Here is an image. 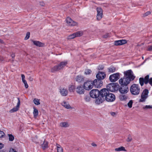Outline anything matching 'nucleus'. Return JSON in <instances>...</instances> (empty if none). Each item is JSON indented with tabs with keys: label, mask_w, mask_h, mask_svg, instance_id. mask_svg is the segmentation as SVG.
<instances>
[{
	"label": "nucleus",
	"mask_w": 152,
	"mask_h": 152,
	"mask_svg": "<svg viewBox=\"0 0 152 152\" xmlns=\"http://www.w3.org/2000/svg\"><path fill=\"white\" fill-rule=\"evenodd\" d=\"M113 84H110L107 87V88H103L101 90V96L104 98L105 100L107 102H111L114 101L115 99V95L110 93L115 90Z\"/></svg>",
	"instance_id": "obj_1"
},
{
	"label": "nucleus",
	"mask_w": 152,
	"mask_h": 152,
	"mask_svg": "<svg viewBox=\"0 0 152 152\" xmlns=\"http://www.w3.org/2000/svg\"><path fill=\"white\" fill-rule=\"evenodd\" d=\"M125 75L123 78H121L119 80V83L121 86H127L131 81L133 80L135 78L131 70H128L124 72Z\"/></svg>",
	"instance_id": "obj_2"
},
{
	"label": "nucleus",
	"mask_w": 152,
	"mask_h": 152,
	"mask_svg": "<svg viewBox=\"0 0 152 152\" xmlns=\"http://www.w3.org/2000/svg\"><path fill=\"white\" fill-rule=\"evenodd\" d=\"M67 64L68 62L66 61H62L59 64L53 67L51 69V71L52 72H54L62 70L66 65Z\"/></svg>",
	"instance_id": "obj_3"
},
{
	"label": "nucleus",
	"mask_w": 152,
	"mask_h": 152,
	"mask_svg": "<svg viewBox=\"0 0 152 152\" xmlns=\"http://www.w3.org/2000/svg\"><path fill=\"white\" fill-rule=\"evenodd\" d=\"M140 88L139 86L137 84H134L132 85L130 88V91L134 95H137L140 92Z\"/></svg>",
	"instance_id": "obj_4"
},
{
	"label": "nucleus",
	"mask_w": 152,
	"mask_h": 152,
	"mask_svg": "<svg viewBox=\"0 0 152 152\" xmlns=\"http://www.w3.org/2000/svg\"><path fill=\"white\" fill-rule=\"evenodd\" d=\"M93 82L91 80H88L85 81L83 84L84 88L87 90H89L93 87Z\"/></svg>",
	"instance_id": "obj_5"
},
{
	"label": "nucleus",
	"mask_w": 152,
	"mask_h": 152,
	"mask_svg": "<svg viewBox=\"0 0 152 152\" xmlns=\"http://www.w3.org/2000/svg\"><path fill=\"white\" fill-rule=\"evenodd\" d=\"M90 96L93 98H96L99 95L101 96V91H99L97 89H93L90 92Z\"/></svg>",
	"instance_id": "obj_6"
},
{
	"label": "nucleus",
	"mask_w": 152,
	"mask_h": 152,
	"mask_svg": "<svg viewBox=\"0 0 152 152\" xmlns=\"http://www.w3.org/2000/svg\"><path fill=\"white\" fill-rule=\"evenodd\" d=\"M149 75H148L145 77L144 78L142 77L139 78V83L141 86L143 85L144 83L146 84L148 83L149 80Z\"/></svg>",
	"instance_id": "obj_7"
},
{
	"label": "nucleus",
	"mask_w": 152,
	"mask_h": 152,
	"mask_svg": "<svg viewBox=\"0 0 152 152\" xmlns=\"http://www.w3.org/2000/svg\"><path fill=\"white\" fill-rule=\"evenodd\" d=\"M66 21L67 25L69 26H73L77 25V23L73 21L70 17H67Z\"/></svg>",
	"instance_id": "obj_8"
},
{
	"label": "nucleus",
	"mask_w": 152,
	"mask_h": 152,
	"mask_svg": "<svg viewBox=\"0 0 152 152\" xmlns=\"http://www.w3.org/2000/svg\"><path fill=\"white\" fill-rule=\"evenodd\" d=\"M97 12L96 15V19L98 20H100L103 17V11L101 8L97 7L96 9Z\"/></svg>",
	"instance_id": "obj_9"
},
{
	"label": "nucleus",
	"mask_w": 152,
	"mask_h": 152,
	"mask_svg": "<svg viewBox=\"0 0 152 152\" xmlns=\"http://www.w3.org/2000/svg\"><path fill=\"white\" fill-rule=\"evenodd\" d=\"M148 90L145 89L144 90L141 96V98L139 100L140 102H143L145 101L148 97Z\"/></svg>",
	"instance_id": "obj_10"
},
{
	"label": "nucleus",
	"mask_w": 152,
	"mask_h": 152,
	"mask_svg": "<svg viewBox=\"0 0 152 152\" xmlns=\"http://www.w3.org/2000/svg\"><path fill=\"white\" fill-rule=\"evenodd\" d=\"M93 86H94L96 88H99L101 87L102 85V81L99 79H95L93 82Z\"/></svg>",
	"instance_id": "obj_11"
},
{
	"label": "nucleus",
	"mask_w": 152,
	"mask_h": 152,
	"mask_svg": "<svg viewBox=\"0 0 152 152\" xmlns=\"http://www.w3.org/2000/svg\"><path fill=\"white\" fill-rule=\"evenodd\" d=\"M119 77V74L118 73L114 74L110 76L109 79L111 82H114L116 81Z\"/></svg>",
	"instance_id": "obj_12"
},
{
	"label": "nucleus",
	"mask_w": 152,
	"mask_h": 152,
	"mask_svg": "<svg viewBox=\"0 0 152 152\" xmlns=\"http://www.w3.org/2000/svg\"><path fill=\"white\" fill-rule=\"evenodd\" d=\"M84 89L82 85H79L76 88V91L78 94H84Z\"/></svg>",
	"instance_id": "obj_13"
},
{
	"label": "nucleus",
	"mask_w": 152,
	"mask_h": 152,
	"mask_svg": "<svg viewBox=\"0 0 152 152\" xmlns=\"http://www.w3.org/2000/svg\"><path fill=\"white\" fill-rule=\"evenodd\" d=\"M106 76V74L104 72H99L96 76L97 79L101 80L104 79L105 77Z\"/></svg>",
	"instance_id": "obj_14"
},
{
	"label": "nucleus",
	"mask_w": 152,
	"mask_h": 152,
	"mask_svg": "<svg viewBox=\"0 0 152 152\" xmlns=\"http://www.w3.org/2000/svg\"><path fill=\"white\" fill-rule=\"evenodd\" d=\"M127 42V41L125 39H122L115 41L114 42V45L116 46L120 45L126 44Z\"/></svg>",
	"instance_id": "obj_15"
},
{
	"label": "nucleus",
	"mask_w": 152,
	"mask_h": 152,
	"mask_svg": "<svg viewBox=\"0 0 152 152\" xmlns=\"http://www.w3.org/2000/svg\"><path fill=\"white\" fill-rule=\"evenodd\" d=\"M120 92L122 94L126 93L128 91L127 86H121L119 89Z\"/></svg>",
	"instance_id": "obj_16"
},
{
	"label": "nucleus",
	"mask_w": 152,
	"mask_h": 152,
	"mask_svg": "<svg viewBox=\"0 0 152 152\" xmlns=\"http://www.w3.org/2000/svg\"><path fill=\"white\" fill-rule=\"evenodd\" d=\"M18 102L16 106V107H14L10 110V113H12L14 112H16L18 110L20 104V101L19 98H18Z\"/></svg>",
	"instance_id": "obj_17"
},
{
	"label": "nucleus",
	"mask_w": 152,
	"mask_h": 152,
	"mask_svg": "<svg viewBox=\"0 0 152 152\" xmlns=\"http://www.w3.org/2000/svg\"><path fill=\"white\" fill-rule=\"evenodd\" d=\"M61 104L65 108L68 109H71L72 107L70 106L68 102L65 101H63L61 103Z\"/></svg>",
	"instance_id": "obj_18"
},
{
	"label": "nucleus",
	"mask_w": 152,
	"mask_h": 152,
	"mask_svg": "<svg viewBox=\"0 0 152 152\" xmlns=\"http://www.w3.org/2000/svg\"><path fill=\"white\" fill-rule=\"evenodd\" d=\"M84 77L83 76L80 75L77 76L75 78L76 81L79 83L82 82L84 80Z\"/></svg>",
	"instance_id": "obj_19"
},
{
	"label": "nucleus",
	"mask_w": 152,
	"mask_h": 152,
	"mask_svg": "<svg viewBox=\"0 0 152 152\" xmlns=\"http://www.w3.org/2000/svg\"><path fill=\"white\" fill-rule=\"evenodd\" d=\"M60 92L62 96H66L67 95L68 93L67 90L66 88H61L60 89Z\"/></svg>",
	"instance_id": "obj_20"
},
{
	"label": "nucleus",
	"mask_w": 152,
	"mask_h": 152,
	"mask_svg": "<svg viewBox=\"0 0 152 152\" xmlns=\"http://www.w3.org/2000/svg\"><path fill=\"white\" fill-rule=\"evenodd\" d=\"M104 98H103L102 97H99L97 99H95V103L97 104H100L102 103L104 101Z\"/></svg>",
	"instance_id": "obj_21"
},
{
	"label": "nucleus",
	"mask_w": 152,
	"mask_h": 152,
	"mask_svg": "<svg viewBox=\"0 0 152 152\" xmlns=\"http://www.w3.org/2000/svg\"><path fill=\"white\" fill-rule=\"evenodd\" d=\"M32 42L35 45L38 47H42L44 45V44L39 41L32 40Z\"/></svg>",
	"instance_id": "obj_22"
},
{
	"label": "nucleus",
	"mask_w": 152,
	"mask_h": 152,
	"mask_svg": "<svg viewBox=\"0 0 152 152\" xmlns=\"http://www.w3.org/2000/svg\"><path fill=\"white\" fill-rule=\"evenodd\" d=\"M60 125L62 127H67L69 126V125L68 122H62L60 123Z\"/></svg>",
	"instance_id": "obj_23"
},
{
	"label": "nucleus",
	"mask_w": 152,
	"mask_h": 152,
	"mask_svg": "<svg viewBox=\"0 0 152 152\" xmlns=\"http://www.w3.org/2000/svg\"><path fill=\"white\" fill-rule=\"evenodd\" d=\"M56 146L57 152H63V149L60 145L56 144Z\"/></svg>",
	"instance_id": "obj_24"
},
{
	"label": "nucleus",
	"mask_w": 152,
	"mask_h": 152,
	"mask_svg": "<svg viewBox=\"0 0 152 152\" xmlns=\"http://www.w3.org/2000/svg\"><path fill=\"white\" fill-rule=\"evenodd\" d=\"M48 142L45 140L43 142V143L41 144L42 147L43 149H45L48 148Z\"/></svg>",
	"instance_id": "obj_25"
},
{
	"label": "nucleus",
	"mask_w": 152,
	"mask_h": 152,
	"mask_svg": "<svg viewBox=\"0 0 152 152\" xmlns=\"http://www.w3.org/2000/svg\"><path fill=\"white\" fill-rule=\"evenodd\" d=\"M33 113L34 117L35 118H36L38 115L39 113L38 110L35 107H34Z\"/></svg>",
	"instance_id": "obj_26"
},
{
	"label": "nucleus",
	"mask_w": 152,
	"mask_h": 152,
	"mask_svg": "<svg viewBox=\"0 0 152 152\" xmlns=\"http://www.w3.org/2000/svg\"><path fill=\"white\" fill-rule=\"evenodd\" d=\"M75 37H78L82 36L83 34V32L82 31H78L74 33Z\"/></svg>",
	"instance_id": "obj_27"
},
{
	"label": "nucleus",
	"mask_w": 152,
	"mask_h": 152,
	"mask_svg": "<svg viewBox=\"0 0 152 152\" xmlns=\"http://www.w3.org/2000/svg\"><path fill=\"white\" fill-rule=\"evenodd\" d=\"M119 99L121 100H126L127 99V96L125 95H120L119 96Z\"/></svg>",
	"instance_id": "obj_28"
},
{
	"label": "nucleus",
	"mask_w": 152,
	"mask_h": 152,
	"mask_svg": "<svg viewBox=\"0 0 152 152\" xmlns=\"http://www.w3.org/2000/svg\"><path fill=\"white\" fill-rule=\"evenodd\" d=\"M76 89L74 85L70 86L69 88V90L70 92H73Z\"/></svg>",
	"instance_id": "obj_29"
},
{
	"label": "nucleus",
	"mask_w": 152,
	"mask_h": 152,
	"mask_svg": "<svg viewBox=\"0 0 152 152\" xmlns=\"http://www.w3.org/2000/svg\"><path fill=\"white\" fill-rule=\"evenodd\" d=\"M108 72H113L115 71V68L113 66H111L108 69Z\"/></svg>",
	"instance_id": "obj_30"
},
{
	"label": "nucleus",
	"mask_w": 152,
	"mask_h": 152,
	"mask_svg": "<svg viewBox=\"0 0 152 152\" xmlns=\"http://www.w3.org/2000/svg\"><path fill=\"white\" fill-rule=\"evenodd\" d=\"M115 150L117 151H126V150L124 147H121L118 148H116Z\"/></svg>",
	"instance_id": "obj_31"
},
{
	"label": "nucleus",
	"mask_w": 152,
	"mask_h": 152,
	"mask_svg": "<svg viewBox=\"0 0 152 152\" xmlns=\"http://www.w3.org/2000/svg\"><path fill=\"white\" fill-rule=\"evenodd\" d=\"M34 103L37 105H39L40 104V100L37 99H34Z\"/></svg>",
	"instance_id": "obj_32"
},
{
	"label": "nucleus",
	"mask_w": 152,
	"mask_h": 152,
	"mask_svg": "<svg viewBox=\"0 0 152 152\" xmlns=\"http://www.w3.org/2000/svg\"><path fill=\"white\" fill-rule=\"evenodd\" d=\"M75 37V35L74 33L70 35L69 36H68L67 37V39H74Z\"/></svg>",
	"instance_id": "obj_33"
},
{
	"label": "nucleus",
	"mask_w": 152,
	"mask_h": 152,
	"mask_svg": "<svg viewBox=\"0 0 152 152\" xmlns=\"http://www.w3.org/2000/svg\"><path fill=\"white\" fill-rule=\"evenodd\" d=\"M9 140L10 141H12L14 139V137L11 134H9Z\"/></svg>",
	"instance_id": "obj_34"
},
{
	"label": "nucleus",
	"mask_w": 152,
	"mask_h": 152,
	"mask_svg": "<svg viewBox=\"0 0 152 152\" xmlns=\"http://www.w3.org/2000/svg\"><path fill=\"white\" fill-rule=\"evenodd\" d=\"M91 72V70L89 69H86L85 70V74L86 75H89L90 74Z\"/></svg>",
	"instance_id": "obj_35"
},
{
	"label": "nucleus",
	"mask_w": 152,
	"mask_h": 152,
	"mask_svg": "<svg viewBox=\"0 0 152 152\" xmlns=\"http://www.w3.org/2000/svg\"><path fill=\"white\" fill-rule=\"evenodd\" d=\"M143 109L146 110L148 109H151L152 108V105H146L143 107Z\"/></svg>",
	"instance_id": "obj_36"
},
{
	"label": "nucleus",
	"mask_w": 152,
	"mask_h": 152,
	"mask_svg": "<svg viewBox=\"0 0 152 152\" xmlns=\"http://www.w3.org/2000/svg\"><path fill=\"white\" fill-rule=\"evenodd\" d=\"M133 101L132 100H130L128 103V106L129 108H131L132 106Z\"/></svg>",
	"instance_id": "obj_37"
},
{
	"label": "nucleus",
	"mask_w": 152,
	"mask_h": 152,
	"mask_svg": "<svg viewBox=\"0 0 152 152\" xmlns=\"http://www.w3.org/2000/svg\"><path fill=\"white\" fill-rule=\"evenodd\" d=\"M151 14V12L150 11H148L143 14V17H146V16H147L148 15H150Z\"/></svg>",
	"instance_id": "obj_38"
},
{
	"label": "nucleus",
	"mask_w": 152,
	"mask_h": 152,
	"mask_svg": "<svg viewBox=\"0 0 152 152\" xmlns=\"http://www.w3.org/2000/svg\"><path fill=\"white\" fill-rule=\"evenodd\" d=\"M30 33L29 32H27L26 33V37L25 38V40H27L30 37Z\"/></svg>",
	"instance_id": "obj_39"
},
{
	"label": "nucleus",
	"mask_w": 152,
	"mask_h": 152,
	"mask_svg": "<svg viewBox=\"0 0 152 152\" xmlns=\"http://www.w3.org/2000/svg\"><path fill=\"white\" fill-rule=\"evenodd\" d=\"M22 81L24 84L25 87L26 88H27L28 87V86L27 83L26 81L25 80Z\"/></svg>",
	"instance_id": "obj_40"
},
{
	"label": "nucleus",
	"mask_w": 152,
	"mask_h": 152,
	"mask_svg": "<svg viewBox=\"0 0 152 152\" xmlns=\"http://www.w3.org/2000/svg\"><path fill=\"white\" fill-rule=\"evenodd\" d=\"M110 36V34L109 33H107L103 36V37L104 38H107Z\"/></svg>",
	"instance_id": "obj_41"
},
{
	"label": "nucleus",
	"mask_w": 152,
	"mask_h": 152,
	"mask_svg": "<svg viewBox=\"0 0 152 152\" xmlns=\"http://www.w3.org/2000/svg\"><path fill=\"white\" fill-rule=\"evenodd\" d=\"M147 50L149 51H152V45H149L148 47Z\"/></svg>",
	"instance_id": "obj_42"
},
{
	"label": "nucleus",
	"mask_w": 152,
	"mask_h": 152,
	"mask_svg": "<svg viewBox=\"0 0 152 152\" xmlns=\"http://www.w3.org/2000/svg\"><path fill=\"white\" fill-rule=\"evenodd\" d=\"M4 135V133L3 132L1 131H0V138L3 137Z\"/></svg>",
	"instance_id": "obj_43"
},
{
	"label": "nucleus",
	"mask_w": 152,
	"mask_h": 152,
	"mask_svg": "<svg viewBox=\"0 0 152 152\" xmlns=\"http://www.w3.org/2000/svg\"><path fill=\"white\" fill-rule=\"evenodd\" d=\"M40 5L43 6L45 5V4L42 1H41L39 2Z\"/></svg>",
	"instance_id": "obj_44"
},
{
	"label": "nucleus",
	"mask_w": 152,
	"mask_h": 152,
	"mask_svg": "<svg viewBox=\"0 0 152 152\" xmlns=\"http://www.w3.org/2000/svg\"><path fill=\"white\" fill-rule=\"evenodd\" d=\"M104 69V66L102 65L99 66L98 67L99 70H102Z\"/></svg>",
	"instance_id": "obj_45"
},
{
	"label": "nucleus",
	"mask_w": 152,
	"mask_h": 152,
	"mask_svg": "<svg viewBox=\"0 0 152 152\" xmlns=\"http://www.w3.org/2000/svg\"><path fill=\"white\" fill-rule=\"evenodd\" d=\"M11 56L12 58V61H14V57L15 56V54L14 53H12L11 55Z\"/></svg>",
	"instance_id": "obj_46"
},
{
	"label": "nucleus",
	"mask_w": 152,
	"mask_h": 152,
	"mask_svg": "<svg viewBox=\"0 0 152 152\" xmlns=\"http://www.w3.org/2000/svg\"><path fill=\"white\" fill-rule=\"evenodd\" d=\"M132 140V138L130 136H129L127 138V140L128 142H130Z\"/></svg>",
	"instance_id": "obj_47"
},
{
	"label": "nucleus",
	"mask_w": 152,
	"mask_h": 152,
	"mask_svg": "<svg viewBox=\"0 0 152 152\" xmlns=\"http://www.w3.org/2000/svg\"><path fill=\"white\" fill-rule=\"evenodd\" d=\"M21 76L22 81H23L24 80H25V76H24V75L23 74H22Z\"/></svg>",
	"instance_id": "obj_48"
},
{
	"label": "nucleus",
	"mask_w": 152,
	"mask_h": 152,
	"mask_svg": "<svg viewBox=\"0 0 152 152\" xmlns=\"http://www.w3.org/2000/svg\"><path fill=\"white\" fill-rule=\"evenodd\" d=\"M148 83H149L152 86V78H151L149 79Z\"/></svg>",
	"instance_id": "obj_49"
},
{
	"label": "nucleus",
	"mask_w": 152,
	"mask_h": 152,
	"mask_svg": "<svg viewBox=\"0 0 152 152\" xmlns=\"http://www.w3.org/2000/svg\"><path fill=\"white\" fill-rule=\"evenodd\" d=\"M9 152H17L14 149H10Z\"/></svg>",
	"instance_id": "obj_50"
},
{
	"label": "nucleus",
	"mask_w": 152,
	"mask_h": 152,
	"mask_svg": "<svg viewBox=\"0 0 152 152\" xmlns=\"http://www.w3.org/2000/svg\"><path fill=\"white\" fill-rule=\"evenodd\" d=\"M4 145L2 143H0V149L4 147Z\"/></svg>",
	"instance_id": "obj_51"
},
{
	"label": "nucleus",
	"mask_w": 152,
	"mask_h": 152,
	"mask_svg": "<svg viewBox=\"0 0 152 152\" xmlns=\"http://www.w3.org/2000/svg\"><path fill=\"white\" fill-rule=\"evenodd\" d=\"M28 80L30 81H33V78L31 76H29L28 78Z\"/></svg>",
	"instance_id": "obj_52"
},
{
	"label": "nucleus",
	"mask_w": 152,
	"mask_h": 152,
	"mask_svg": "<svg viewBox=\"0 0 152 152\" xmlns=\"http://www.w3.org/2000/svg\"><path fill=\"white\" fill-rule=\"evenodd\" d=\"M91 145L92 146H94V147H96V144L94 143H92V144H91Z\"/></svg>",
	"instance_id": "obj_53"
},
{
	"label": "nucleus",
	"mask_w": 152,
	"mask_h": 152,
	"mask_svg": "<svg viewBox=\"0 0 152 152\" xmlns=\"http://www.w3.org/2000/svg\"><path fill=\"white\" fill-rule=\"evenodd\" d=\"M88 99V98L87 97H86L85 98V100L87 102H88L89 101Z\"/></svg>",
	"instance_id": "obj_54"
},
{
	"label": "nucleus",
	"mask_w": 152,
	"mask_h": 152,
	"mask_svg": "<svg viewBox=\"0 0 152 152\" xmlns=\"http://www.w3.org/2000/svg\"><path fill=\"white\" fill-rule=\"evenodd\" d=\"M111 114L112 116H114L115 115V114L114 112H112L111 113Z\"/></svg>",
	"instance_id": "obj_55"
},
{
	"label": "nucleus",
	"mask_w": 152,
	"mask_h": 152,
	"mask_svg": "<svg viewBox=\"0 0 152 152\" xmlns=\"http://www.w3.org/2000/svg\"><path fill=\"white\" fill-rule=\"evenodd\" d=\"M3 42L2 40L0 39V43H2Z\"/></svg>",
	"instance_id": "obj_56"
},
{
	"label": "nucleus",
	"mask_w": 152,
	"mask_h": 152,
	"mask_svg": "<svg viewBox=\"0 0 152 152\" xmlns=\"http://www.w3.org/2000/svg\"><path fill=\"white\" fill-rule=\"evenodd\" d=\"M32 140H33V141L35 142V140H34V139H32Z\"/></svg>",
	"instance_id": "obj_57"
}]
</instances>
